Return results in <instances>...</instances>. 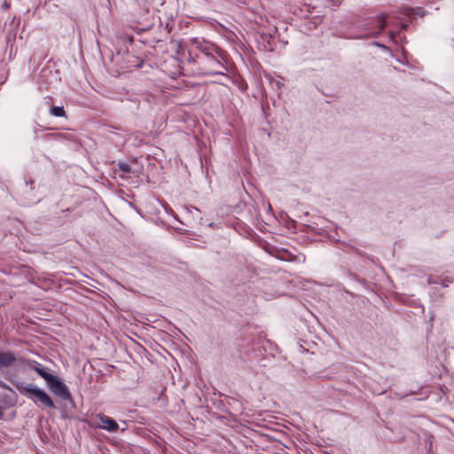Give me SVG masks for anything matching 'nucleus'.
Here are the masks:
<instances>
[{
	"label": "nucleus",
	"mask_w": 454,
	"mask_h": 454,
	"mask_svg": "<svg viewBox=\"0 0 454 454\" xmlns=\"http://www.w3.org/2000/svg\"><path fill=\"white\" fill-rule=\"evenodd\" d=\"M11 382L21 395L34 401L37 399L45 407L55 408L54 403L51 396L35 385L32 383L24 384L22 382L14 380H11Z\"/></svg>",
	"instance_id": "f257e3e1"
},
{
	"label": "nucleus",
	"mask_w": 454,
	"mask_h": 454,
	"mask_svg": "<svg viewBox=\"0 0 454 454\" xmlns=\"http://www.w3.org/2000/svg\"><path fill=\"white\" fill-rule=\"evenodd\" d=\"M117 166H118L119 169L121 171H122L123 173H130L131 172V168H130L129 164L127 162L120 161L117 163Z\"/></svg>",
	"instance_id": "ddd939ff"
},
{
	"label": "nucleus",
	"mask_w": 454,
	"mask_h": 454,
	"mask_svg": "<svg viewBox=\"0 0 454 454\" xmlns=\"http://www.w3.org/2000/svg\"><path fill=\"white\" fill-rule=\"evenodd\" d=\"M408 16H410L411 18H413L415 16H419L420 18H423L424 15H425V11L422 7H418L416 9H411L408 13H407Z\"/></svg>",
	"instance_id": "f8f14e48"
},
{
	"label": "nucleus",
	"mask_w": 454,
	"mask_h": 454,
	"mask_svg": "<svg viewBox=\"0 0 454 454\" xmlns=\"http://www.w3.org/2000/svg\"><path fill=\"white\" fill-rule=\"evenodd\" d=\"M399 35H400V32H396V33H395L393 31L389 32V38L394 43L397 42V37H399Z\"/></svg>",
	"instance_id": "2eb2a0df"
},
{
	"label": "nucleus",
	"mask_w": 454,
	"mask_h": 454,
	"mask_svg": "<svg viewBox=\"0 0 454 454\" xmlns=\"http://www.w3.org/2000/svg\"><path fill=\"white\" fill-rule=\"evenodd\" d=\"M444 378H446L445 381L442 383L441 392L442 395H450V406L451 403L454 402V379L449 377L447 373L444 374Z\"/></svg>",
	"instance_id": "6e6552de"
},
{
	"label": "nucleus",
	"mask_w": 454,
	"mask_h": 454,
	"mask_svg": "<svg viewBox=\"0 0 454 454\" xmlns=\"http://www.w3.org/2000/svg\"><path fill=\"white\" fill-rule=\"evenodd\" d=\"M20 357H17L12 351H0V370L10 368L14 365L16 362H21Z\"/></svg>",
	"instance_id": "423d86ee"
},
{
	"label": "nucleus",
	"mask_w": 454,
	"mask_h": 454,
	"mask_svg": "<svg viewBox=\"0 0 454 454\" xmlns=\"http://www.w3.org/2000/svg\"><path fill=\"white\" fill-rule=\"evenodd\" d=\"M193 43L197 44L196 48L203 54V57L200 58V64H206L207 59L215 54L219 55V49L214 44L200 43L197 38L193 39Z\"/></svg>",
	"instance_id": "39448f33"
},
{
	"label": "nucleus",
	"mask_w": 454,
	"mask_h": 454,
	"mask_svg": "<svg viewBox=\"0 0 454 454\" xmlns=\"http://www.w3.org/2000/svg\"><path fill=\"white\" fill-rule=\"evenodd\" d=\"M30 368L35 371L39 376H41L46 382L49 380V379L52 376L48 372V369L43 366L41 364L37 362H34L33 365H30Z\"/></svg>",
	"instance_id": "1a4fd4ad"
},
{
	"label": "nucleus",
	"mask_w": 454,
	"mask_h": 454,
	"mask_svg": "<svg viewBox=\"0 0 454 454\" xmlns=\"http://www.w3.org/2000/svg\"><path fill=\"white\" fill-rule=\"evenodd\" d=\"M0 387L3 389L11 390V387L2 380H0Z\"/></svg>",
	"instance_id": "f3484780"
},
{
	"label": "nucleus",
	"mask_w": 454,
	"mask_h": 454,
	"mask_svg": "<svg viewBox=\"0 0 454 454\" xmlns=\"http://www.w3.org/2000/svg\"><path fill=\"white\" fill-rule=\"evenodd\" d=\"M221 54H215L214 56L207 59L206 64H200L201 67H200L201 73L206 75H214V74H223L226 67L220 61L219 58Z\"/></svg>",
	"instance_id": "7ed1b4c3"
},
{
	"label": "nucleus",
	"mask_w": 454,
	"mask_h": 454,
	"mask_svg": "<svg viewBox=\"0 0 454 454\" xmlns=\"http://www.w3.org/2000/svg\"><path fill=\"white\" fill-rule=\"evenodd\" d=\"M98 419L99 421L98 427L101 429L115 433L119 428L117 422L108 416L100 413L98 415Z\"/></svg>",
	"instance_id": "0eeeda50"
},
{
	"label": "nucleus",
	"mask_w": 454,
	"mask_h": 454,
	"mask_svg": "<svg viewBox=\"0 0 454 454\" xmlns=\"http://www.w3.org/2000/svg\"><path fill=\"white\" fill-rule=\"evenodd\" d=\"M3 414L4 413H3L2 410L0 409V419L3 417Z\"/></svg>",
	"instance_id": "6ab92c4d"
},
{
	"label": "nucleus",
	"mask_w": 454,
	"mask_h": 454,
	"mask_svg": "<svg viewBox=\"0 0 454 454\" xmlns=\"http://www.w3.org/2000/svg\"><path fill=\"white\" fill-rule=\"evenodd\" d=\"M427 284H439L442 287H445L448 286V284H446L444 282V280H442V279L439 280L438 278L435 279H433L431 277L427 278Z\"/></svg>",
	"instance_id": "4468645a"
},
{
	"label": "nucleus",
	"mask_w": 454,
	"mask_h": 454,
	"mask_svg": "<svg viewBox=\"0 0 454 454\" xmlns=\"http://www.w3.org/2000/svg\"><path fill=\"white\" fill-rule=\"evenodd\" d=\"M407 27H408V25H407V24H403V25H402V29H406V28H407Z\"/></svg>",
	"instance_id": "a211bd4d"
},
{
	"label": "nucleus",
	"mask_w": 454,
	"mask_h": 454,
	"mask_svg": "<svg viewBox=\"0 0 454 454\" xmlns=\"http://www.w3.org/2000/svg\"><path fill=\"white\" fill-rule=\"evenodd\" d=\"M437 387L427 386V388L430 387V390H427V400L431 405H433V409L436 411H447L450 407V395H442L441 392L442 384L435 382Z\"/></svg>",
	"instance_id": "f03ea898"
},
{
	"label": "nucleus",
	"mask_w": 454,
	"mask_h": 454,
	"mask_svg": "<svg viewBox=\"0 0 454 454\" xmlns=\"http://www.w3.org/2000/svg\"><path fill=\"white\" fill-rule=\"evenodd\" d=\"M373 44L375 46H377V47H380V48L385 50V51H388L389 50V48L387 46H386V45H384V44H382V43H380L379 42H374Z\"/></svg>",
	"instance_id": "dca6fc26"
},
{
	"label": "nucleus",
	"mask_w": 454,
	"mask_h": 454,
	"mask_svg": "<svg viewBox=\"0 0 454 454\" xmlns=\"http://www.w3.org/2000/svg\"><path fill=\"white\" fill-rule=\"evenodd\" d=\"M46 383L55 395L65 401H73L72 395L67 387L57 376L52 375Z\"/></svg>",
	"instance_id": "20e7f679"
},
{
	"label": "nucleus",
	"mask_w": 454,
	"mask_h": 454,
	"mask_svg": "<svg viewBox=\"0 0 454 454\" xmlns=\"http://www.w3.org/2000/svg\"><path fill=\"white\" fill-rule=\"evenodd\" d=\"M375 21L378 23V31L375 32L372 36L377 37L387 26V15L384 13L379 15Z\"/></svg>",
	"instance_id": "9d476101"
},
{
	"label": "nucleus",
	"mask_w": 454,
	"mask_h": 454,
	"mask_svg": "<svg viewBox=\"0 0 454 454\" xmlns=\"http://www.w3.org/2000/svg\"><path fill=\"white\" fill-rule=\"evenodd\" d=\"M50 114L56 117H66L67 118L66 111L64 110V108L62 106H51L50 109Z\"/></svg>",
	"instance_id": "9b49d317"
}]
</instances>
